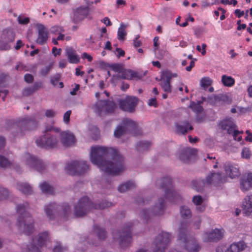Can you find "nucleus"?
<instances>
[{"instance_id":"f257e3e1","label":"nucleus","mask_w":252,"mask_h":252,"mask_svg":"<svg viewBox=\"0 0 252 252\" xmlns=\"http://www.w3.org/2000/svg\"><path fill=\"white\" fill-rule=\"evenodd\" d=\"M90 159L94 164L108 175H116L125 169L123 157L113 148L92 147Z\"/></svg>"},{"instance_id":"f03ea898","label":"nucleus","mask_w":252,"mask_h":252,"mask_svg":"<svg viewBox=\"0 0 252 252\" xmlns=\"http://www.w3.org/2000/svg\"><path fill=\"white\" fill-rule=\"evenodd\" d=\"M29 208V204L27 202L18 204L16 207L18 214L16 225L18 231L26 235H30L34 230V221L28 211Z\"/></svg>"},{"instance_id":"7ed1b4c3","label":"nucleus","mask_w":252,"mask_h":252,"mask_svg":"<svg viewBox=\"0 0 252 252\" xmlns=\"http://www.w3.org/2000/svg\"><path fill=\"white\" fill-rule=\"evenodd\" d=\"M112 205L111 202L102 200L100 202L94 204L86 196L81 198L74 206V215L77 217H83L93 208L103 209Z\"/></svg>"},{"instance_id":"20e7f679","label":"nucleus","mask_w":252,"mask_h":252,"mask_svg":"<svg viewBox=\"0 0 252 252\" xmlns=\"http://www.w3.org/2000/svg\"><path fill=\"white\" fill-rule=\"evenodd\" d=\"M44 211L49 220L59 219L66 221L71 215V209L67 203L62 205L55 202L45 205Z\"/></svg>"},{"instance_id":"39448f33","label":"nucleus","mask_w":252,"mask_h":252,"mask_svg":"<svg viewBox=\"0 0 252 252\" xmlns=\"http://www.w3.org/2000/svg\"><path fill=\"white\" fill-rule=\"evenodd\" d=\"M178 242L179 245L189 252H198L200 250V246L196 239L188 234L186 227L181 226L179 229Z\"/></svg>"},{"instance_id":"423d86ee","label":"nucleus","mask_w":252,"mask_h":252,"mask_svg":"<svg viewBox=\"0 0 252 252\" xmlns=\"http://www.w3.org/2000/svg\"><path fill=\"white\" fill-rule=\"evenodd\" d=\"M165 210L166 203L165 199L162 197H159L151 210L144 208L140 212L139 216L144 221H147L152 216H160L163 214Z\"/></svg>"},{"instance_id":"0eeeda50","label":"nucleus","mask_w":252,"mask_h":252,"mask_svg":"<svg viewBox=\"0 0 252 252\" xmlns=\"http://www.w3.org/2000/svg\"><path fill=\"white\" fill-rule=\"evenodd\" d=\"M160 187L164 189L165 197L170 201L176 203L181 200L180 194L173 189L172 180L165 177L160 181Z\"/></svg>"},{"instance_id":"6e6552de","label":"nucleus","mask_w":252,"mask_h":252,"mask_svg":"<svg viewBox=\"0 0 252 252\" xmlns=\"http://www.w3.org/2000/svg\"><path fill=\"white\" fill-rule=\"evenodd\" d=\"M65 172L72 176H80L86 173L89 169V165L84 160H72L65 166Z\"/></svg>"},{"instance_id":"1a4fd4ad","label":"nucleus","mask_w":252,"mask_h":252,"mask_svg":"<svg viewBox=\"0 0 252 252\" xmlns=\"http://www.w3.org/2000/svg\"><path fill=\"white\" fill-rule=\"evenodd\" d=\"M131 223H129L126 224L122 230L113 232L114 239L118 241L121 247H126L131 242Z\"/></svg>"},{"instance_id":"9d476101","label":"nucleus","mask_w":252,"mask_h":252,"mask_svg":"<svg viewBox=\"0 0 252 252\" xmlns=\"http://www.w3.org/2000/svg\"><path fill=\"white\" fill-rule=\"evenodd\" d=\"M171 240V235L167 232H161L155 238L153 244V252H164Z\"/></svg>"},{"instance_id":"9b49d317","label":"nucleus","mask_w":252,"mask_h":252,"mask_svg":"<svg viewBox=\"0 0 252 252\" xmlns=\"http://www.w3.org/2000/svg\"><path fill=\"white\" fill-rule=\"evenodd\" d=\"M49 240L48 231H44L39 234L32 240V243L28 246L26 252H41L40 248L46 244Z\"/></svg>"},{"instance_id":"f8f14e48","label":"nucleus","mask_w":252,"mask_h":252,"mask_svg":"<svg viewBox=\"0 0 252 252\" xmlns=\"http://www.w3.org/2000/svg\"><path fill=\"white\" fill-rule=\"evenodd\" d=\"M116 108L117 104L108 100H98L94 106L95 112L100 116L114 112Z\"/></svg>"},{"instance_id":"ddd939ff","label":"nucleus","mask_w":252,"mask_h":252,"mask_svg":"<svg viewBox=\"0 0 252 252\" xmlns=\"http://www.w3.org/2000/svg\"><path fill=\"white\" fill-rule=\"evenodd\" d=\"M23 160L31 169L36 170L39 172H43L46 168V164L40 159L29 153L24 155Z\"/></svg>"},{"instance_id":"4468645a","label":"nucleus","mask_w":252,"mask_h":252,"mask_svg":"<svg viewBox=\"0 0 252 252\" xmlns=\"http://www.w3.org/2000/svg\"><path fill=\"white\" fill-rule=\"evenodd\" d=\"M84 0L86 4V6H80L74 10L73 21L75 23L80 22L86 18H92L90 16L89 8L90 5V1L88 0Z\"/></svg>"},{"instance_id":"2eb2a0df","label":"nucleus","mask_w":252,"mask_h":252,"mask_svg":"<svg viewBox=\"0 0 252 252\" xmlns=\"http://www.w3.org/2000/svg\"><path fill=\"white\" fill-rule=\"evenodd\" d=\"M58 142L56 136L46 133L36 140L37 145L46 149L53 148L57 146Z\"/></svg>"},{"instance_id":"dca6fc26","label":"nucleus","mask_w":252,"mask_h":252,"mask_svg":"<svg viewBox=\"0 0 252 252\" xmlns=\"http://www.w3.org/2000/svg\"><path fill=\"white\" fill-rule=\"evenodd\" d=\"M137 129L136 124L133 121L126 118L118 126L114 131V136L120 137L127 131H132Z\"/></svg>"},{"instance_id":"f3484780","label":"nucleus","mask_w":252,"mask_h":252,"mask_svg":"<svg viewBox=\"0 0 252 252\" xmlns=\"http://www.w3.org/2000/svg\"><path fill=\"white\" fill-rule=\"evenodd\" d=\"M15 36L12 30H4L0 37V50H9L11 48L10 43L14 41Z\"/></svg>"},{"instance_id":"a211bd4d","label":"nucleus","mask_w":252,"mask_h":252,"mask_svg":"<svg viewBox=\"0 0 252 252\" xmlns=\"http://www.w3.org/2000/svg\"><path fill=\"white\" fill-rule=\"evenodd\" d=\"M138 99L133 96H127L125 99H119L118 102L120 108L123 111L133 112L137 104Z\"/></svg>"},{"instance_id":"6ab92c4d","label":"nucleus","mask_w":252,"mask_h":252,"mask_svg":"<svg viewBox=\"0 0 252 252\" xmlns=\"http://www.w3.org/2000/svg\"><path fill=\"white\" fill-rule=\"evenodd\" d=\"M219 125L221 129L227 130L229 134H232L235 140H237L238 141H241L242 137L239 136L237 138V136L243 132L236 130V125L232 119L223 120L220 122Z\"/></svg>"},{"instance_id":"aec40b11","label":"nucleus","mask_w":252,"mask_h":252,"mask_svg":"<svg viewBox=\"0 0 252 252\" xmlns=\"http://www.w3.org/2000/svg\"><path fill=\"white\" fill-rule=\"evenodd\" d=\"M178 74L176 73H172L168 70L161 72L160 86L163 91L166 93L171 91L170 81L172 78L177 77Z\"/></svg>"},{"instance_id":"412c9836","label":"nucleus","mask_w":252,"mask_h":252,"mask_svg":"<svg viewBox=\"0 0 252 252\" xmlns=\"http://www.w3.org/2000/svg\"><path fill=\"white\" fill-rule=\"evenodd\" d=\"M37 123L34 117L27 116L19 120L18 126L22 131H30L35 129Z\"/></svg>"},{"instance_id":"4be33fe9","label":"nucleus","mask_w":252,"mask_h":252,"mask_svg":"<svg viewBox=\"0 0 252 252\" xmlns=\"http://www.w3.org/2000/svg\"><path fill=\"white\" fill-rule=\"evenodd\" d=\"M94 232L97 236L98 239L92 241V239L94 237L93 234H90L88 237L87 238L86 241L89 243L90 245H92L95 246H97L101 240H103L106 238V232L105 229L99 227L97 225H94Z\"/></svg>"},{"instance_id":"5701e85b","label":"nucleus","mask_w":252,"mask_h":252,"mask_svg":"<svg viewBox=\"0 0 252 252\" xmlns=\"http://www.w3.org/2000/svg\"><path fill=\"white\" fill-rule=\"evenodd\" d=\"M246 248V244L244 242L233 243L228 247L219 246L216 248V252H240Z\"/></svg>"},{"instance_id":"b1692460","label":"nucleus","mask_w":252,"mask_h":252,"mask_svg":"<svg viewBox=\"0 0 252 252\" xmlns=\"http://www.w3.org/2000/svg\"><path fill=\"white\" fill-rule=\"evenodd\" d=\"M38 37L36 42L37 44L42 45L46 43L49 37L48 29L42 24H37Z\"/></svg>"},{"instance_id":"393cba45","label":"nucleus","mask_w":252,"mask_h":252,"mask_svg":"<svg viewBox=\"0 0 252 252\" xmlns=\"http://www.w3.org/2000/svg\"><path fill=\"white\" fill-rule=\"evenodd\" d=\"M223 233V229H215L209 233L205 232L203 238L205 242L216 241L221 239Z\"/></svg>"},{"instance_id":"a878e982","label":"nucleus","mask_w":252,"mask_h":252,"mask_svg":"<svg viewBox=\"0 0 252 252\" xmlns=\"http://www.w3.org/2000/svg\"><path fill=\"white\" fill-rule=\"evenodd\" d=\"M60 141L64 146H69L75 143V138L72 133L65 131L60 133Z\"/></svg>"},{"instance_id":"bb28decb","label":"nucleus","mask_w":252,"mask_h":252,"mask_svg":"<svg viewBox=\"0 0 252 252\" xmlns=\"http://www.w3.org/2000/svg\"><path fill=\"white\" fill-rule=\"evenodd\" d=\"M226 174L231 178H234L239 175V169L237 165L233 164L230 162H226L224 165Z\"/></svg>"},{"instance_id":"cd10ccee","label":"nucleus","mask_w":252,"mask_h":252,"mask_svg":"<svg viewBox=\"0 0 252 252\" xmlns=\"http://www.w3.org/2000/svg\"><path fill=\"white\" fill-rule=\"evenodd\" d=\"M175 126L176 132L182 134H185L189 130L193 129L192 126L188 121L177 122L175 124Z\"/></svg>"},{"instance_id":"c85d7f7f","label":"nucleus","mask_w":252,"mask_h":252,"mask_svg":"<svg viewBox=\"0 0 252 252\" xmlns=\"http://www.w3.org/2000/svg\"><path fill=\"white\" fill-rule=\"evenodd\" d=\"M224 179L220 173L211 172L206 178V183L208 185H216L222 183Z\"/></svg>"},{"instance_id":"c756f323","label":"nucleus","mask_w":252,"mask_h":252,"mask_svg":"<svg viewBox=\"0 0 252 252\" xmlns=\"http://www.w3.org/2000/svg\"><path fill=\"white\" fill-rule=\"evenodd\" d=\"M65 55L70 63L76 64L80 61V58L76 51L71 47H67L65 49Z\"/></svg>"},{"instance_id":"7c9ffc66","label":"nucleus","mask_w":252,"mask_h":252,"mask_svg":"<svg viewBox=\"0 0 252 252\" xmlns=\"http://www.w3.org/2000/svg\"><path fill=\"white\" fill-rule=\"evenodd\" d=\"M138 74L135 71L131 70H126L123 71L121 74L119 75H114L112 78V80L113 81L115 79H117L119 78H123L127 80H131L134 78H137Z\"/></svg>"},{"instance_id":"2f4dec72","label":"nucleus","mask_w":252,"mask_h":252,"mask_svg":"<svg viewBox=\"0 0 252 252\" xmlns=\"http://www.w3.org/2000/svg\"><path fill=\"white\" fill-rule=\"evenodd\" d=\"M243 213L249 216L252 214V195L247 196L245 198V204L243 205Z\"/></svg>"},{"instance_id":"473e14b6","label":"nucleus","mask_w":252,"mask_h":252,"mask_svg":"<svg viewBox=\"0 0 252 252\" xmlns=\"http://www.w3.org/2000/svg\"><path fill=\"white\" fill-rule=\"evenodd\" d=\"M16 188L22 193L26 195H30L32 193V187L27 183H18Z\"/></svg>"},{"instance_id":"72a5a7b5","label":"nucleus","mask_w":252,"mask_h":252,"mask_svg":"<svg viewBox=\"0 0 252 252\" xmlns=\"http://www.w3.org/2000/svg\"><path fill=\"white\" fill-rule=\"evenodd\" d=\"M192 202L196 206V210L199 212H203L205 209V205L203 204V198L200 195H195L192 198Z\"/></svg>"},{"instance_id":"f704fd0d","label":"nucleus","mask_w":252,"mask_h":252,"mask_svg":"<svg viewBox=\"0 0 252 252\" xmlns=\"http://www.w3.org/2000/svg\"><path fill=\"white\" fill-rule=\"evenodd\" d=\"M240 186L241 189L244 191L248 190L252 187V173L249 174L247 179L241 182Z\"/></svg>"},{"instance_id":"c9c22d12","label":"nucleus","mask_w":252,"mask_h":252,"mask_svg":"<svg viewBox=\"0 0 252 252\" xmlns=\"http://www.w3.org/2000/svg\"><path fill=\"white\" fill-rule=\"evenodd\" d=\"M206 185H208L206 183V179H198L192 182V188L198 191H201Z\"/></svg>"},{"instance_id":"e433bc0d","label":"nucleus","mask_w":252,"mask_h":252,"mask_svg":"<svg viewBox=\"0 0 252 252\" xmlns=\"http://www.w3.org/2000/svg\"><path fill=\"white\" fill-rule=\"evenodd\" d=\"M128 27L127 25L123 23L120 24V26L118 30V39L120 40H123L125 39V36L126 35L127 33L126 29Z\"/></svg>"},{"instance_id":"4c0bfd02","label":"nucleus","mask_w":252,"mask_h":252,"mask_svg":"<svg viewBox=\"0 0 252 252\" xmlns=\"http://www.w3.org/2000/svg\"><path fill=\"white\" fill-rule=\"evenodd\" d=\"M134 188H135L134 184L132 182L127 181L121 184L118 187V189L119 192L123 193Z\"/></svg>"},{"instance_id":"58836bf2","label":"nucleus","mask_w":252,"mask_h":252,"mask_svg":"<svg viewBox=\"0 0 252 252\" xmlns=\"http://www.w3.org/2000/svg\"><path fill=\"white\" fill-rule=\"evenodd\" d=\"M151 144L148 141H139L137 143L136 149L139 153L148 150Z\"/></svg>"},{"instance_id":"ea45409f","label":"nucleus","mask_w":252,"mask_h":252,"mask_svg":"<svg viewBox=\"0 0 252 252\" xmlns=\"http://www.w3.org/2000/svg\"><path fill=\"white\" fill-rule=\"evenodd\" d=\"M181 217L184 219H188L191 217V212L190 209L186 206H182L180 208Z\"/></svg>"},{"instance_id":"a19ab883","label":"nucleus","mask_w":252,"mask_h":252,"mask_svg":"<svg viewBox=\"0 0 252 252\" xmlns=\"http://www.w3.org/2000/svg\"><path fill=\"white\" fill-rule=\"evenodd\" d=\"M201 103V101H198L197 103H195L193 101H191L190 103L189 107L196 114L202 113V111H203V108L200 105Z\"/></svg>"},{"instance_id":"79ce46f5","label":"nucleus","mask_w":252,"mask_h":252,"mask_svg":"<svg viewBox=\"0 0 252 252\" xmlns=\"http://www.w3.org/2000/svg\"><path fill=\"white\" fill-rule=\"evenodd\" d=\"M197 150L195 149H188L185 152H183L179 156L180 159L185 162L188 161L189 159V157L187 156L188 154H195Z\"/></svg>"},{"instance_id":"37998d69","label":"nucleus","mask_w":252,"mask_h":252,"mask_svg":"<svg viewBox=\"0 0 252 252\" xmlns=\"http://www.w3.org/2000/svg\"><path fill=\"white\" fill-rule=\"evenodd\" d=\"M221 82L225 86L231 87L234 85L235 80L231 76L223 75L221 77Z\"/></svg>"},{"instance_id":"c03bdc74","label":"nucleus","mask_w":252,"mask_h":252,"mask_svg":"<svg viewBox=\"0 0 252 252\" xmlns=\"http://www.w3.org/2000/svg\"><path fill=\"white\" fill-rule=\"evenodd\" d=\"M42 192L46 194H52L54 192V189L46 182H44L39 185Z\"/></svg>"},{"instance_id":"a18cd8bd","label":"nucleus","mask_w":252,"mask_h":252,"mask_svg":"<svg viewBox=\"0 0 252 252\" xmlns=\"http://www.w3.org/2000/svg\"><path fill=\"white\" fill-rule=\"evenodd\" d=\"M53 65H54L53 62L50 63L48 65L42 68L40 70V74L43 76H45L46 75H47L49 73L50 70L52 69Z\"/></svg>"},{"instance_id":"49530a36","label":"nucleus","mask_w":252,"mask_h":252,"mask_svg":"<svg viewBox=\"0 0 252 252\" xmlns=\"http://www.w3.org/2000/svg\"><path fill=\"white\" fill-rule=\"evenodd\" d=\"M10 165V161L4 156H0V167L6 168Z\"/></svg>"},{"instance_id":"de8ad7c7","label":"nucleus","mask_w":252,"mask_h":252,"mask_svg":"<svg viewBox=\"0 0 252 252\" xmlns=\"http://www.w3.org/2000/svg\"><path fill=\"white\" fill-rule=\"evenodd\" d=\"M200 84L202 87L206 89L211 85L212 80L209 77H204L201 79Z\"/></svg>"},{"instance_id":"09e8293b","label":"nucleus","mask_w":252,"mask_h":252,"mask_svg":"<svg viewBox=\"0 0 252 252\" xmlns=\"http://www.w3.org/2000/svg\"><path fill=\"white\" fill-rule=\"evenodd\" d=\"M64 31L63 27L59 26H54L51 28L50 32L54 34H60Z\"/></svg>"},{"instance_id":"8fccbe9b","label":"nucleus","mask_w":252,"mask_h":252,"mask_svg":"<svg viewBox=\"0 0 252 252\" xmlns=\"http://www.w3.org/2000/svg\"><path fill=\"white\" fill-rule=\"evenodd\" d=\"M34 92V89H33V88L32 86H30L25 88L23 89L22 91V94L24 96H27L32 94Z\"/></svg>"},{"instance_id":"3c124183","label":"nucleus","mask_w":252,"mask_h":252,"mask_svg":"<svg viewBox=\"0 0 252 252\" xmlns=\"http://www.w3.org/2000/svg\"><path fill=\"white\" fill-rule=\"evenodd\" d=\"M8 191L0 186V200L5 199L8 195Z\"/></svg>"},{"instance_id":"603ef678","label":"nucleus","mask_w":252,"mask_h":252,"mask_svg":"<svg viewBox=\"0 0 252 252\" xmlns=\"http://www.w3.org/2000/svg\"><path fill=\"white\" fill-rule=\"evenodd\" d=\"M57 113L53 109H48L45 111V115L49 118H52L56 116Z\"/></svg>"},{"instance_id":"864d4df0","label":"nucleus","mask_w":252,"mask_h":252,"mask_svg":"<svg viewBox=\"0 0 252 252\" xmlns=\"http://www.w3.org/2000/svg\"><path fill=\"white\" fill-rule=\"evenodd\" d=\"M71 114V110L67 111L63 115V120L65 124H67L70 121V117Z\"/></svg>"},{"instance_id":"5fc2aeb1","label":"nucleus","mask_w":252,"mask_h":252,"mask_svg":"<svg viewBox=\"0 0 252 252\" xmlns=\"http://www.w3.org/2000/svg\"><path fill=\"white\" fill-rule=\"evenodd\" d=\"M66 251V248H63L60 244L58 243L57 245L54 247L53 252H65Z\"/></svg>"},{"instance_id":"6e6d98bb","label":"nucleus","mask_w":252,"mask_h":252,"mask_svg":"<svg viewBox=\"0 0 252 252\" xmlns=\"http://www.w3.org/2000/svg\"><path fill=\"white\" fill-rule=\"evenodd\" d=\"M60 78V75L59 74H56L51 78V83L54 86H56Z\"/></svg>"},{"instance_id":"4d7b16f0","label":"nucleus","mask_w":252,"mask_h":252,"mask_svg":"<svg viewBox=\"0 0 252 252\" xmlns=\"http://www.w3.org/2000/svg\"><path fill=\"white\" fill-rule=\"evenodd\" d=\"M242 157L244 158H248L250 157V151L249 148H244L241 153Z\"/></svg>"},{"instance_id":"13d9d810","label":"nucleus","mask_w":252,"mask_h":252,"mask_svg":"<svg viewBox=\"0 0 252 252\" xmlns=\"http://www.w3.org/2000/svg\"><path fill=\"white\" fill-rule=\"evenodd\" d=\"M18 21L20 24L26 25L30 22V19L28 17L23 18L22 17L19 16L18 17Z\"/></svg>"},{"instance_id":"bf43d9fd","label":"nucleus","mask_w":252,"mask_h":252,"mask_svg":"<svg viewBox=\"0 0 252 252\" xmlns=\"http://www.w3.org/2000/svg\"><path fill=\"white\" fill-rule=\"evenodd\" d=\"M24 80L26 82L31 83L33 81V76L31 74H26L24 76Z\"/></svg>"},{"instance_id":"052dcab7","label":"nucleus","mask_w":252,"mask_h":252,"mask_svg":"<svg viewBox=\"0 0 252 252\" xmlns=\"http://www.w3.org/2000/svg\"><path fill=\"white\" fill-rule=\"evenodd\" d=\"M82 58L83 59H86L88 60L89 62H92V61L93 60V57L86 52H84L82 54Z\"/></svg>"},{"instance_id":"680f3d73","label":"nucleus","mask_w":252,"mask_h":252,"mask_svg":"<svg viewBox=\"0 0 252 252\" xmlns=\"http://www.w3.org/2000/svg\"><path fill=\"white\" fill-rule=\"evenodd\" d=\"M205 119V116L204 114L200 113L196 114V120L198 122H202Z\"/></svg>"},{"instance_id":"e2e57ef3","label":"nucleus","mask_w":252,"mask_h":252,"mask_svg":"<svg viewBox=\"0 0 252 252\" xmlns=\"http://www.w3.org/2000/svg\"><path fill=\"white\" fill-rule=\"evenodd\" d=\"M148 105L151 106H153L155 107H157V102L156 98L155 97H154V98H152L150 99L149 100Z\"/></svg>"},{"instance_id":"0e129e2a","label":"nucleus","mask_w":252,"mask_h":252,"mask_svg":"<svg viewBox=\"0 0 252 252\" xmlns=\"http://www.w3.org/2000/svg\"><path fill=\"white\" fill-rule=\"evenodd\" d=\"M61 51V49H58L55 47H53L52 49V53L55 56H57V55H60Z\"/></svg>"},{"instance_id":"69168bd1","label":"nucleus","mask_w":252,"mask_h":252,"mask_svg":"<svg viewBox=\"0 0 252 252\" xmlns=\"http://www.w3.org/2000/svg\"><path fill=\"white\" fill-rule=\"evenodd\" d=\"M42 83L41 82H35L32 86L33 89H34V91L38 90L39 88L42 87Z\"/></svg>"},{"instance_id":"338daca9","label":"nucleus","mask_w":252,"mask_h":252,"mask_svg":"<svg viewBox=\"0 0 252 252\" xmlns=\"http://www.w3.org/2000/svg\"><path fill=\"white\" fill-rule=\"evenodd\" d=\"M139 37V35H137V37L133 41V45L135 48L138 47L141 45V41L138 40Z\"/></svg>"},{"instance_id":"774afa93","label":"nucleus","mask_w":252,"mask_h":252,"mask_svg":"<svg viewBox=\"0 0 252 252\" xmlns=\"http://www.w3.org/2000/svg\"><path fill=\"white\" fill-rule=\"evenodd\" d=\"M24 44L22 42L21 40H18L17 41L16 45L15 46V49L16 50L20 49L23 46Z\"/></svg>"}]
</instances>
